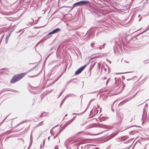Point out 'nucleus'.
Masks as SVG:
<instances>
[{
    "mask_svg": "<svg viewBox=\"0 0 149 149\" xmlns=\"http://www.w3.org/2000/svg\"><path fill=\"white\" fill-rule=\"evenodd\" d=\"M26 73L27 72L24 73L15 75L13 78L12 80L10 81V83H13L19 81L23 77Z\"/></svg>",
    "mask_w": 149,
    "mask_h": 149,
    "instance_id": "f257e3e1",
    "label": "nucleus"
},
{
    "mask_svg": "<svg viewBox=\"0 0 149 149\" xmlns=\"http://www.w3.org/2000/svg\"><path fill=\"white\" fill-rule=\"evenodd\" d=\"M76 118V116H74L73 118L70 120L69 121L66 122L60 129L59 131L56 134L54 137V139H55L56 137L58 136V134H59L60 132L63 130L67 126L71 123L73 120Z\"/></svg>",
    "mask_w": 149,
    "mask_h": 149,
    "instance_id": "f03ea898",
    "label": "nucleus"
},
{
    "mask_svg": "<svg viewBox=\"0 0 149 149\" xmlns=\"http://www.w3.org/2000/svg\"><path fill=\"white\" fill-rule=\"evenodd\" d=\"M76 118V116H74L73 118L70 120L69 121L66 122L60 129L59 131L56 134L54 137V139H55L56 137L58 136V134H59L60 132L63 130L67 126L71 123L73 120Z\"/></svg>",
    "mask_w": 149,
    "mask_h": 149,
    "instance_id": "7ed1b4c3",
    "label": "nucleus"
},
{
    "mask_svg": "<svg viewBox=\"0 0 149 149\" xmlns=\"http://www.w3.org/2000/svg\"><path fill=\"white\" fill-rule=\"evenodd\" d=\"M76 118V116H74L73 118L70 120L69 121L66 122L60 129L59 131L56 134L54 137V139H55L56 137L58 136V134H59L60 132L63 130L67 126L71 123L73 120Z\"/></svg>",
    "mask_w": 149,
    "mask_h": 149,
    "instance_id": "20e7f679",
    "label": "nucleus"
},
{
    "mask_svg": "<svg viewBox=\"0 0 149 149\" xmlns=\"http://www.w3.org/2000/svg\"><path fill=\"white\" fill-rule=\"evenodd\" d=\"M93 127H102V125L99 124H92L87 126L85 128V130H87Z\"/></svg>",
    "mask_w": 149,
    "mask_h": 149,
    "instance_id": "39448f33",
    "label": "nucleus"
},
{
    "mask_svg": "<svg viewBox=\"0 0 149 149\" xmlns=\"http://www.w3.org/2000/svg\"><path fill=\"white\" fill-rule=\"evenodd\" d=\"M88 3L89 2L87 1H81L74 3V7L82 6L84 5H85Z\"/></svg>",
    "mask_w": 149,
    "mask_h": 149,
    "instance_id": "423d86ee",
    "label": "nucleus"
},
{
    "mask_svg": "<svg viewBox=\"0 0 149 149\" xmlns=\"http://www.w3.org/2000/svg\"><path fill=\"white\" fill-rule=\"evenodd\" d=\"M147 112H143L142 120H143L142 123H144V120H147Z\"/></svg>",
    "mask_w": 149,
    "mask_h": 149,
    "instance_id": "0eeeda50",
    "label": "nucleus"
},
{
    "mask_svg": "<svg viewBox=\"0 0 149 149\" xmlns=\"http://www.w3.org/2000/svg\"><path fill=\"white\" fill-rule=\"evenodd\" d=\"M86 67V66H84L79 68L75 72V74H80Z\"/></svg>",
    "mask_w": 149,
    "mask_h": 149,
    "instance_id": "6e6552de",
    "label": "nucleus"
},
{
    "mask_svg": "<svg viewBox=\"0 0 149 149\" xmlns=\"http://www.w3.org/2000/svg\"><path fill=\"white\" fill-rule=\"evenodd\" d=\"M60 31V29L57 28L54 30H53L52 31L50 32L48 34H54L55 33H57L59 31Z\"/></svg>",
    "mask_w": 149,
    "mask_h": 149,
    "instance_id": "1a4fd4ad",
    "label": "nucleus"
},
{
    "mask_svg": "<svg viewBox=\"0 0 149 149\" xmlns=\"http://www.w3.org/2000/svg\"><path fill=\"white\" fill-rule=\"evenodd\" d=\"M137 93H136L133 97H131L130 98H128L127 100H125L124 101H122V102H121L122 104H124L125 103V102L130 100L132 98L134 97L135 96V95L137 94Z\"/></svg>",
    "mask_w": 149,
    "mask_h": 149,
    "instance_id": "9d476101",
    "label": "nucleus"
},
{
    "mask_svg": "<svg viewBox=\"0 0 149 149\" xmlns=\"http://www.w3.org/2000/svg\"><path fill=\"white\" fill-rule=\"evenodd\" d=\"M128 18V15L126 16V15L122 13V18H123V20H125L127 19Z\"/></svg>",
    "mask_w": 149,
    "mask_h": 149,
    "instance_id": "9b49d317",
    "label": "nucleus"
},
{
    "mask_svg": "<svg viewBox=\"0 0 149 149\" xmlns=\"http://www.w3.org/2000/svg\"><path fill=\"white\" fill-rule=\"evenodd\" d=\"M136 132H137L135 130H132L129 132L130 134L131 135H133L135 134Z\"/></svg>",
    "mask_w": 149,
    "mask_h": 149,
    "instance_id": "f8f14e48",
    "label": "nucleus"
},
{
    "mask_svg": "<svg viewBox=\"0 0 149 149\" xmlns=\"http://www.w3.org/2000/svg\"><path fill=\"white\" fill-rule=\"evenodd\" d=\"M26 120H24V121H22L20 123H19V124H18L15 127H17L18 126H19V125H20L23 124V123H26Z\"/></svg>",
    "mask_w": 149,
    "mask_h": 149,
    "instance_id": "ddd939ff",
    "label": "nucleus"
},
{
    "mask_svg": "<svg viewBox=\"0 0 149 149\" xmlns=\"http://www.w3.org/2000/svg\"><path fill=\"white\" fill-rule=\"evenodd\" d=\"M128 138V137L127 136H124L122 137V141H124L126 140Z\"/></svg>",
    "mask_w": 149,
    "mask_h": 149,
    "instance_id": "4468645a",
    "label": "nucleus"
},
{
    "mask_svg": "<svg viewBox=\"0 0 149 149\" xmlns=\"http://www.w3.org/2000/svg\"><path fill=\"white\" fill-rule=\"evenodd\" d=\"M147 107V104H146L145 106V107H144L143 108V112H145L146 111V108Z\"/></svg>",
    "mask_w": 149,
    "mask_h": 149,
    "instance_id": "2eb2a0df",
    "label": "nucleus"
},
{
    "mask_svg": "<svg viewBox=\"0 0 149 149\" xmlns=\"http://www.w3.org/2000/svg\"><path fill=\"white\" fill-rule=\"evenodd\" d=\"M11 14L10 13H4V15H9Z\"/></svg>",
    "mask_w": 149,
    "mask_h": 149,
    "instance_id": "dca6fc26",
    "label": "nucleus"
},
{
    "mask_svg": "<svg viewBox=\"0 0 149 149\" xmlns=\"http://www.w3.org/2000/svg\"><path fill=\"white\" fill-rule=\"evenodd\" d=\"M86 123H87V121H85V122H84V123H83L81 124V126H82L86 124Z\"/></svg>",
    "mask_w": 149,
    "mask_h": 149,
    "instance_id": "f3484780",
    "label": "nucleus"
},
{
    "mask_svg": "<svg viewBox=\"0 0 149 149\" xmlns=\"http://www.w3.org/2000/svg\"><path fill=\"white\" fill-rule=\"evenodd\" d=\"M45 113V112H43V113H42L41 114V115H40V116L39 117V118H40V117H42V116H45V115H43V114H44V113Z\"/></svg>",
    "mask_w": 149,
    "mask_h": 149,
    "instance_id": "a211bd4d",
    "label": "nucleus"
},
{
    "mask_svg": "<svg viewBox=\"0 0 149 149\" xmlns=\"http://www.w3.org/2000/svg\"><path fill=\"white\" fill-rule=\"evenodd\" d=\"M148 29H149V28L147 29H146L145 30H144V31H143L141 33H142L144 32H145L147 30H148Z\"/></svg>",
    "mask_w": 149,
    "mask_h": 149,
    "instance_id": "6ab92c4d",
    "label": "nucleus"
},
{
    "mask_svg": "<svg viewBox=\"0 0 149 149\" xmlns=\"http://www.w3.org/2000/svg\"><path fill=\"white\" fill-rule=\"evenodd\" d=\"M32 138L31 136H31H30V141L32 142Z\"/></svg>",
    "mask_w": 149,
    "mask_h": 149,
    "instance_id": "aec40b11",
    "label": "nucleus"
},
{
    "mask_svg": "<svg viewBox=\"0 0 149 149\" xmlns=\"http://www.w3.org/2000/svg\"><path fill=\"white\" fill-rule=\"evenodd\" d=\"M82 113H79H79L76 114V113H73V115H75L76 114L79 115L81 114Z\"/></svg>",
    "mask_w": 149,
    "mask_h": 149,
    "instance_id": "412c9836",
    "label": "nucleus"
},
{
    "mask_svg": "<svg viewBox=\"0 0 149 149\" xmlns=\"http://www.w3.org/2000/svg\"><path fill=\"white\" fill-rule=\"evenodd\" d=\"M88 149H94V148L91 146H89L88 147Z\"/></svg>",
    "mask_w": 149,
    "mask_h": 149,
    "instance_id": "4be33fe9",
    "label": "nucleus"
},
{
    "mask_svg": "<svg viewBox=\"0 0 149 149\" xmlns=\"http://www.w3.org/2000/svg\"><path fill=\"white\" fill-rule=\"evenodd\" d=\"M94 45V43H92L91 44V46L92 47H93V45Z\"/></svg>",
    "mask_w": 149,
    "mask_h": 149,
    "instance_id": "5701e85b",
    "label": "nucleus"
},
{
    "mask_svg": "<svg viewBox=\"0 0 149 149\" xmlns=\"http://www.w3.org/2000/svg\"><path fill=\"white\" fill-rule=\"evenodd\" d=\"M126 85L125 84H123V88L124 89V88L125 87V86Z\"/></svg>",
    "mask_w": 149,
    "mask_h": 149,
    "instance_id": "b1692460",
    "label": "nucleus"
},
{
    "mask_svg": "<svg viewBox=\"0 0 149 149\" xmlns=\"http://www.w3.org/2000/svg\"><path fill=\"white\" fill-rule=\"evenodd\" d=\"M54 149H58V146H56L54 148Z\"/></svg>",
    "mask_w": 149,
    "mask_h": 149,
    "instance_id": "393cba45",
    "label": "nucleus"
},
{
    "mask_svg": "<svg viewBox=\"0 0 149 149\" xmlns=\"http://www.w3.org/2000/svg\"><path fill=\"white\" fill-rule=\"evenodd\" d=\"M42 121L41 122H40L39 124L38 125V126H40V125H42L41 124L42 123Z\"/></svg>",
    "mask_w": 149,
    "mask_h": 149,
    "instance_id": "a878e982",
    "label": "nucleus"
},
{
    "mask_svg": "<svg viewBox=\"0 0 149 149\" xmlns=\"http://www.w3.org/2000/svg\"><path fill=\"white\" fill-rule=\"evenodd\" d=\"M93 113L94 112H90V116H91V117H92V116H91V114L92 113Z\"/></svg>",
    "mask_w": 149,
    "mask_h": 149,
    "instance_id": "bb28decb",
    "label": "nucleus"
},
{
    "mask_svg": "<svg viewBox=\"0 0 149 149\" xmlns=\"http://www.w3.org/2000/svg\"><path fill=\"white\" fill-rule=\"evenodd\" d=\"M122 78L123 79H125V77L124 76H122Z\"/></svg>",
    "mask_w": 149,
    "mask_h": 149,
    "instance_id": "cd10ccee",
    "label": "nucleus"
},
{
    "mask_svg": "<svg viewBox=\"0 0 149 149\" xmlns=\"http://www.w3.org/2000/svg\"><path fill=\"white\" fill-rule=\"evenodd\" d=\"M109 82V79L107 81V82H106V84H107Z\"/></svg>",
    "mask_w": 149,
    "mask_h": 149,
    "instance_id": "c85d7f7f",
    "label": "nucleus"
},
{
    "mask_svg": "<svg viewBox=\"0 0 149 149\" xmlns=\"http://www.w3.org/2000/svg\"><path fill=\"white\" fill-rule=\"evenodd\" d=\"M129 127H128V128H129ZM127 128H126V129H123V130H122V131H124V130H125V129H127Z\"/></svg>",
    "mask_w": 149,
    "mask_h": 149,
    "instance_id": "c756f323",
    "label": "nucleus"
},
{
    "mask_svg": "<svg viewBox=\"0 0 149 149\" xmlns=\"http://www.w3.org/2000/svg\"><path fill=\"white\" fill-rule=\"evenodd\" d=\"M75 7H74V5H73V6L72 8L71 9H73V8H74Z\"/></svg>",
    "mask_w": 149,
    "mask_h": 149,
    "instance_id": "7c9ffc66",
    "label": "nucleus"
},
{
    "mask_svg": "<svg viewBox=\"0 0 149 149\" xmlns=\"http://www.w3.org/2000/svg\"><path fill=\"white\" fill-rule=\"evenodd\" d=\"M104 44H103V45H102V47H103V48H104Z\"/></svg>",
    "mask_w": 149,
    "mask_h": 149,
    "instance_id": "2f4dec72",
    "label": "nucleus"
},
{
    "mask_svg": "<svg viewBox=\"0 0 149 149\" xmlns=\"http://www.w3.org/2000/svg\"><path fill=\"white\" fill-rule=\"evenodd\" d=\"M94 114H97V113H98V112H94Z\"/></svg>",
    "mask_w": 149,
    "mask_h": 149,
    "instance_id": "473e14b6",
    "label": "nucleus"
},
{
    "mask_svg": "<svg viewBox=\"0 0 149 149\" xmlns=\"http://www.w3.org/2000/svg\"><path fill=\"white\" fill-rule=\"evenodd\" d=\"M142 18V17H141L139 20V21H140L141 19Z\"/></svg>",
    "mask_w": 149,
    "mask_h": 149,
    "instance_id": "72a5a7b5",
    "label": "nucleus"
},
{
    "mask_svg": "<svg viewBox=\"0 0 149 149\" xmlns=\"http://www.w3.org/2000/svg\"><path fill=\"white\" fill-rule=\"evenodd\" d=\"M50 137V136H49V137H48V140H49V139Z\"/></svg>",
    "mask_w": 149,
    "mask_h": 149,
    "instance_id": "f704fd0d",
    "label": "nucleus"
},
{
    "mask_svg": "<svg viewBox=\"0 0 149 149\" xmlns=\"http://www.w3.org/2000/svg\"><path fill=\"white\" fill-rule=\"evenodd\" d=\"M99 49H101L102 48H101V47H99Z\"/></svg>",
    "mask_w": 149,
    "mask_h": 149,
    "instance_id": "c9c22d12",
    "label": "nucleus"
},
{
    "mask_svg": "<svg viewBox=\"0 0 149 149\" xmlns=\"http://www.w3.org/2000/svg\"><path fill=\"white\" fill-rule=\"evenodd\" d=\"M50 132H51V135H52V131L51 130L50 131Z\"/></svg>",
    "mask_w": 149,
    "mask_h": 149,
    "instance_id": "e433bc0d",
    "label": "nucleus"
},
{
    "mask_svg": "<svg viewBox=\"0 0 149 149\" xmlns=\"http://www.w3.org/2000/svg\"><path fill=\"white\" fill-rule=\"evenodd\" d=\"M95 149H99V148H95Z\"/></svg>",
    "mask_w": 149,
    "mask_h": 149,
    "instance_id": "4c0bfd02",
    "label": "nucleus"
},
{
    "mask_svg": "<svg viewBox=\"0 0 149 149\" xmlns=\"http://www.w3.org/2000/svg\"><path fill=\"white\" fill-rule=\"evenodd\" d=\"M98 134H94V135H98Z\"/></svg>",
    "mask_w": 149,
    "mask_h": 149,
    "instance_id": "58836bf2",
    "label": "nucleus"
},
{
    "mask_svg": "<svg viewBox=\"0 0 149 149\" xmlns=\"http://www.w3.org/2000/svg\"><path fill=\"white\" fill-rule=\"evenodd\" d=\"M146 149V147H145V148L143 149Z\"/></svg>",
    "mask_w": 149,
    "mask_h": 149,
    "instance_id": "ea45409f",
    "label": "nucleus"
},
{
    "mask_svg": "<svg viewBox=\"0 0 149 149\" xmlns=\"http://www.w3.org/2000/svg\"><path fill=\"white\" fill-rule=\"evenodd\" d=\"M101 109V108H100V112H101V111H102V110Z\"/></svg>",
    "mask_w": 149,
    "mask_h": 149,
    "instance_id": "a19ab883",
    "label": "nucleus"
},
{
    "mask_svg": "<svg viewBox=\"0 0 149 149\" xmlns=\"http://www.w3.org/2000/svg\"><path fill=\"white\" fill-rule=\"evenodd\" d=\"M7 42H8L7 40H6V43H7Z\"/></svg>",
    "mask_w": 149,
    "mask_h": 149,
    "instance_id": "79ce46f5",
    "label": "nucleus"
},
{
    "mask_svg": "<svg viewBox=\"0 0 149 149\" xmlns=\"http://www.w3.org/2000/svg\"><path fill=\"white\" fill-rule=\"evenodd\" d=\"M130 79H127V80H130Z\"/></svg>",
    "mask_w": 149,
    "mask_h": 149,
    "instance_id": "37998d69",
    "label": "nucleus"
},
{
    "mask_svg": "<svg viewBox=\"0 0 149 149\" xmlns=\"http://www.w3.org/2000/svg\"><path fill=\"white\" fill-rule=\"evenodd\" d=\"M140 15H138V17H140Z\"/></svg>",
    "mask_w": 149,
    "mask_h": 149,
    "instance_id": "c03bdc74",
    "label": "nucleus"
},
{
    "mask_svg": "<svg viewBox=\"0 0 149 149\" xmlns=\"http://www.w3.org/2000/svg\"><path fill=\"white\" fill-rule=\"evenodd\" d=\"M128 72H126V73H127ZM125 72H122L121 73V74H123V73H125Z\"/></svg>",
    "mask_w": 149,
    "mask_h": 149,
    "instance_id": "a18cd8bd",
    "label": "nucleus"
},
{
    "mask_svg": "<svg viewBox=\"0 0 149 149\" xmlns=\"http://www.w3.org/2000/svg\"><path fill=\"white\" fill-rule=\"evenodd\" d=\"M106 79V77H105L104 78V79Z\"/></svg>",
    "mask_w": 149,
    "mask_h": 149,
    "instance_id": "49530a36",
    "label": "nucleus"
},
{
    "mask_svg": "<svg viewBox=\"0 0 149 149\" xmlns=\"http://www.w3.org/2000/svg\"><path fill=\"white\" fill-rule=\"evenodd\" d=\"M127 142V141H126V142H124L123 143H126V142Z\"/></svg>",
    "mask_w": 149,
    "mask_h": 149,
    "instance_id": "de8ad7c7",
    "label": "nucleus"
},
{
    "mask_svg": "<svg viewBox=\"0 0 149 149\" xmlns=\"http://www.w3.org/2000/svg\"><path fill=\"white\" fill-rule=\"evenodd\" d=\"M67 114H66V115H65V116H67Z\"/></svg>",
    "mask_w": 149,
    "mask_h": 149,
    "instance_id": "09e8293b",
    "label": "nucleus"
},
{
    "mask_svg": "<svg viewBox=\"0 0 149 149\" xmlns=\"http://www.w3.org/2000/svg\"><path fill=\"white\" fill-rule=\"evenodd\" d=\"M103 132H101V133H100L99 134H101V133H102Z\"/></svg>",
    "mask_w": 149,
    "mask_h": 149,
    "instance_id": "8fccbe9b",
    "label": "nucleus"
},
{
    "mask_svg": "<svg viewBox=\"0 0 149 149\" xmlns=\"http://www.w3.org/2000/svg\"><path fill=\"white\" fill-rule=\"evenodd\" d=\"M41 146H40V148H41Z\"/></svg>",
    "mask_w": 149,
    "mask_h": 149,
    "instance_id": "3c124183",
    "label": "nucleus"
},
{
    "mask_svg": "<svg viewBox=\"0 0 149 149\" xmlns=\"http://www.w3.org/2000/svg\"><path fill=\"white\" fill-rule=\"evenodd\" d=\"M109 63H111V62L110 61H109Z\"/></svg>",
    "mask_w": 149,
    "mask_h": 149,
    "instance_id": "603ef678",
    "label": "nucleus"
},
{
    "mask_svg": "<svg viewBox=\"0 0 149 149\" xmlns=\"http://www.w3.org/2000/svg\"><path fill=\"white\" fill-rule=\"evenodd\" d=\"M143 102L141 104H143V103L144 102Z\"/></svg>",
    "mask_w": 149,
    "mask_h": 149,
    "instance_id": "864d4df0",
    "label": "nucleus"
},
{
    "mask_svg": "<svg viewBox=\"0 0 149 149\" xmlns=\"http://www.w3.org/2000/svg\"><path fill=\"white\" fill-rule=\"evenodd\" d=\"M6 118H5L4 120H5V119H6Z\"/></svg>",
    "mask_w": 149,
    "mask_h": 149,
    "instance_id": "5fc2aeb1",
    "label": "nucleus"
},
{
    "mask_svg": "<svg viewBox=\"0 0 149 149\" xmlns=\"http://www.w3.org/2000/svg\"><path fill=\"white\" fill-rule=\"evenodd\" d=\"M45 143V142H43V143Z\"/></svg>",
    "mask_w": 149,
    "mask_h": 149,
    "instance_id": "6e6d98bb",
    "label": "nucleus"
}]
</instances>
